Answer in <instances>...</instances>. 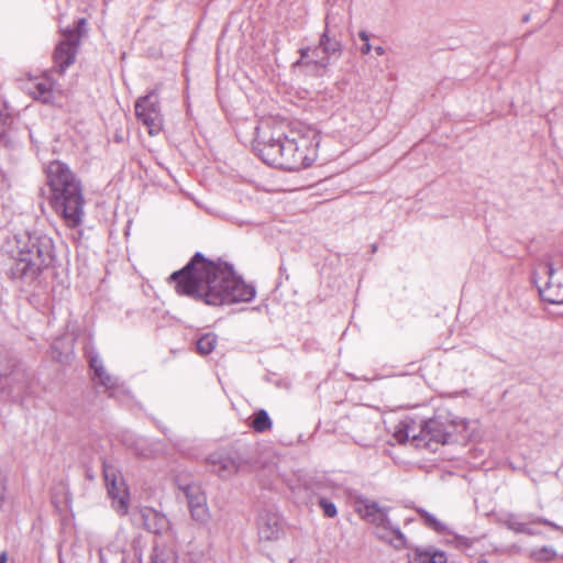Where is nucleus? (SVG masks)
I'll list each match as a JSON object with an SVG mask.
<instances>
[{"label":"nucleus","mask_w":563,"mask_h":563,"mask_svg":"<svg viewBox=\"0 0 563 563\" xmlns=\"http://www.w3.org/2000/svg\"><path fill=\"white\" fill-rule=\"evenodd\" d=\"M168 280L175 284L178 295L209 306L249 302L256 294L252 285L235 275L231 265L210 261L201 252H196L183 268L172 273Z\"/></svg>","instance_id":"nucleus-1"},{"label":"nucleus","mask_w":563,"mask_h":563,"mask_svg":"<svg viewBox=\"0 0 563 563\" xmlns=\"http://www.w3.org/2000/svg\"><path fill=\"white\" fill-rule=\"evenodd\" d=\"M46 175L49 206L68 228L79 227L84 220L86 203L80 179L60 161L51 162Z\"/></svg>","instance_id":"nucleus-2"},{"label":"nucleus","mask_w":563,"mask_h":563,"mask_svg":"<svg viewBox=\"0 0 563 563\" xmlns=\"http://www.w3.org/2000/svg\"><path fill=\"white\" fill-rule=\"evenodd\" d=\"M308 140L289 139L280 131H266V126L256 128L254 150L267 165L279 166L284 169H300L311 165L307 156Z\"/></svg>","instance_id":"nucleus-3"},{"label":"nucleus","mask_w":563,"mask_h":563,"mask_svg":"<svg viewBox=\"0 0 563 563\" xmlns=\"http://www.w3.org/2000/svg\"><path fill=\"white\" fill-rule=\"evenodd\" d=\"M16 249L14 263L10 268L12 278L32 282L55 262L54 243L47 235L25 233L16 240Z\"/></svg>","instance_id":"nucleus-4"},{"label":"nucleus","mask_w":563,"mask_h":563,"mask_svg":"<svg viewBox=\"0 0 563 563\" xmlns=\"http://www.w3.org/2000/svg\"><path fill=\"white\" fill-rule=\"evenodd\" d=\"M467 428L466 421L452 418L449 413L437 415L421 422L418 434H412V441L417 446H426L432 451L433 444H448L457 441V435Z\"/></svg>","instance_id":"nucleus-5"},{"label":"nucleus","mask_w":563,"mask_h":563,"mask_svg":"<svg viewBox=\"0 0 563 563\" xmlns=\"http://www.w3.org/2000/svg\"><path fill=\"white\" fill-rule=\"evenodd\" d=\"M533 282L544 301L553 305L563 303V261L556 265L552 263L540 265Z\"/></svg>","instance_id":"nucleus-6"},{"label":"nucleus","mask_w":563,"mask_h":563,"mask_svg":"<svg viewBox=\"0 0 563 563\" xmlns=\"http://www.w3.org/2000/svg\"><path fill=\"white\" fill-rule=\"evenodd\" d=\"M356 510L366 521L375 525L378 528L389 530L394 534V539H391L389 542L396 549L407 547V539L401 532L399 526L393 525L388 518V508L382 507L378 505V503L373 500L361 499L357 501Z\"/></svg>","instance_id":"nucleus-7"},{"label":"nucleus","mask_w":563,"mask_h":563,"mask_svg":"<svg viewBox=\"0 0 563 563\" xmlns=\"http://www.w3.org/2000/svg\"><path fill=\"white\" fill-rule=\"evenodd\" d=\"M175 484L183 492L187 500L191 520L201 528L207 527L210 522L211 514L201 486L188 479H183L179 476L176 477Z\"/></svg>","instance_id":"nucleus-8"},{"label":"nucleus","mask_w":563,"mask_h":563,"mask_svg":"<svg viewBox=\"0 0 563 563\" xmlns=\"http://www.w3.org/2000/svg\"><path fill=\"white\" fill-rule=\"evenodd\" d=\"M135 115L147 128L150 135H158L164 126V118L161 109L158 89H152L147 95L136 99L134 104Z\"/></svg>","instance_id":"nucleus-9"},{"label":"nucleus","mask_w":563,"mask_h":563,"mask_svg":"<svg viewBox=\"0 0 563 563\" xmlns=\"http://www.w3.org/2000/svg\"><path fill=\"white\" fill-rule=\"evenodd\" d=\"M76 27L63 30V40L57 44L53 58L55 67L59 74L75 62L77 51L80 43V29L86 25V19H78Z\"/></svg>","instance_id":"nucleus-10"},{"label":"nucleus","mask_w":563,"mask_h":563,"mask_svg":"<svg viewBox=\"0 0 563 563\" xmlns=\"http://www.w3.org/2000/svg\"><path fill=\"white\" fill-rule=\"evenodd\" d=\"M319 51L322 52V56L316 58L313 65L322 69H327L333 62L339 60L343 53V44L336 36L335 27L331 25L329 14L325 16V25L319 43L313 47V54L318 55Z\"/></svg>","instance_id":"nucleus-11"},{"label":"nucleus","mask_w":563,"mask_h":563,"mask_svg":"<svg viewBox=\"0 0 563 563\" xmlns=\"http://www.w3.org/2000/svg\"><path fill=\"white\" fill-rule=\"evenodd\" d=\"M103 477L114 510L124 516L129 511V489L115 466L103 462Z\"/></svg>","instance_id":"nucleus-12"},{"label":"nucleus","mask_w":563,"mask_h":563,"mask_svg":"<svg viewBox=\"0 0 563 563\" xmlns=\"http://www.w3.org/2000/svg\"><path fill=\"white\" fill-rule=\"evenodd\" d=\"M212 471L221 478L235 474L242 465V459L236 452L217 451L207 459Z\"/></svg>","instance_id":"nucleus-13"},{"label":"nucleus","mask_w":563,"mask_h":563,"mask_svg":"<svg viewBox=\"0 0 563 563\" xmlns=\"http://www.w3.org/2000/svg\"><path fill=\"white\" fill-rule=\"evenodd\" d=\"M89 365L93 371V379H98L99 385L104 387L109 397L114 396L115 389L119 388V380L106 371L102 360L98 354L89 355Z\"/></svg>","instance_id":"nucleus-14"},{"label":"nucleus","mask_w":563,"mask_h":563,"mask_svg":"<svg viewBox=\"0 0 563 563\" xmlns=\"http://www.w3.org/2000/svg\"><path fill=\"white\" fill-rule=\"evenodd\" d=\"M282 523L276 515H265L258 523V534L262 540H277L282 533Z\"/></svg>","instance_id":"nucleus-15"},{"label":"nucleus","mask_w":563,"mask_h":563,"mask_svg":"<svg viewBox=\"0 0 563 563\" xmlns=\"http://www.w3.org/2000/svg\"><path fill=\"white\" fill-rule=\"evenodd\" d=\"M499 522L516 533H526L529 536H533L537 533L530 526H528L527 522H523V520H521L520 517L516 514H505L499 518Z\"/></svg>","instance_id":"nucleus-16"},{"label":"nucleus","mask_w":563,"mask_h":563,"mask_svg":"<svg viewBox=\"0 0 563 563\" xmlns=\"http://www.w3.org/2000/svg\"><path fill=\"white\" fill-rule=\"evenodd\" d=\"M31 95L34 99L44 103H52L54 99L53 82L48 78H42L33 84Z\"/></svg>","instance_id":"nucleus-17"},{"label":"nucleus","mask_w":563,"mask_h":563,"mask_svg":"<svg viewBox=\"0 0 563 563\" xmlns=\"http://www.w3.org/2000/svg\"><path fill=\"white\" fill-rule=\"evenodd\" d=\"M151 559L153 563H176L177 555L173 548L166 544H155Z\"/></svg>","instance_id":"nucleus-18"},{"label":"nucleus","mask_w":563,"mask_h":563,"mask_svg":"<svg viewBox=\"0 0 563 563\" xmlns=\"http://www.w3.org/2000/svg\"><path fill=\"white\" fill-rule=\"evenodd\" d=\"M417 511L427 527H429L430 529L438 533L451 534V531L449 530L448 526L440 521L439 519H437L432 514L428 512L422 508L417 509Z\"/></svg>","instance_id":"nucleus-19"},{"label":"nucleus","mask_w":563,"mask_h":563,"mask_svg":"<svg viewBox=\"0 0 563 563\" xmlns=\"http://www.w3.org/2000/svg\"><path fill=\"white\" fill-rule=\"evenodd\" d=\"M251 427L254 431L263 433L272 428V420L265 409H260L254 412L251 421Z\"/></svg>","instance_id":"nucleus-20"},{"label":"nucleus","mask_w":563,"mask_h":563,"mask_svg":"<svg viewBox=\"0 0 563 563\" xmlns=\"http://www.w3.org/2000/svg\"><path fill=\"white\" fill-rule=\"evenodd\" d=\"M217 345V335L214 333H206L197 341V352L201 355L210 354Z\"/></svg>","instance_id":"nucleus-21"},{"label":"nucleus","mask_w":563,"mask_h":563,"mask_svg":"<svg viewBox=\"0 0 563 563\" xmlns=\"http://www.w3.org/2000/svg\"><path fill=\"white\" fill-rule=\"evenodd\" d=\"M530 558L536 562L550 563L558 558L556 551L552 547L544 545L542 548L532 550Z\"/></svg>","instance_id":"nucleus-22"},{"label":"nucleus","mask_w":563,"mask_h":563,"mask_svg":"<svg viewBox=\"0 0 563 563\" xmlns=\"http://www.w3.org/2000/svg\"><path fill=\"white\" fill-rule=\"evenodd\" d=\"M412 434H418L407 420L399 423L398 428L394 432V438L398 443H406L409 439L412 440Z\"/></svg>","instance_id":"nucleus-23"},{"label":"nucleus","mask_w":563,"mask_h":563,"mask_svg":"<svg viewBox=\"0 0 563 563\" xmlns=\"http://www.w3.org/2000/svg\"><path fill=\"white\" fill-rule=\"evenodd\" d=\"M300 58L296 62V65H313V60L318 58V55L313 54V48L302 47L299 49Z\"/></svg>","instance_id":"nucleus-24"},{"label":"nucleus","mask_w":563,"mask_h":563,"mask_svg":"<svg viewBox=\"0 0 563 563\" xmlns=\"http://www.w3.org/2000/svg\"><path fill=\"white\" fill-rule=\"evenodd\" d=\"M522 519H523V522L528 523V526H530V523H540V525L552 527L554 529L559 528L555 523L551 522L550 520L539 517V516H536L533 514L523 515Z\"/></svg>","instance_id":"nucleus-25"},{"label":"nucleus","mask_w":563,"mask_h":563,"mask_svg":"<svg viewBox=\"0 0 563 563\" xmlns=\"http://www.w3.org/2000/svg\"><path fill=\"white\" fill-rule=\"evenodd\" d=\"M319 506L323 510L324 516L328 518H334L338 514L335 505L323 497L319 499Z\"/></svg>","instance_id":"nucleus-26"},{"label":"nucleus","mask_w":563,"mask_h":563,"mask_svg":"<svg viewBox=\"0 0 563 563\" xmlns=\"http://www.w3.org/2000/svg\"><path fill=\"white\" fill-rule=\"evenodd\" d=\"M430 558H431V548H428V549L417 548L415 550V556L409 563H429Z\"/></svg>","instance_id":"nucleus-27"},{"label":"nucleus","mask_w":563,"mask_h":563,"mask_svg":"<svg viewBox=\"0 0 563 563\" xmlns=\"http://www.w3.org/2000/svg\"><path fill=\"white\" fill-rule=\"evenodd\" d=\"M448 558L445 552L431 548V558L429 563H446Z\"/></svg>","instance_id":"nucleus-28"},{"label":"nucleus","mask_w":563,"mask_h":563,"mask_svg":"<svg viewBox=\"0 0 563 563\" xmlns=\"http://www.w3.org/2000/svg\"><path fill=\"white\" fill-rule=\"evenodd\" d=\"M159 528L155 530L156 533H159L166 526H167V519L165 516L157 517Z\"/></svg>","instance_id":"nucleus-29"},{"label":"nucleus","mask_w":563,"mask_h":563,"mask_svg":"<svg viewBox=\"0 0 563 563\" xmlns=\"http://www.w3.org/2000/svg\"><path fill=\"white\" fill-rule=\"evenodd\" d=\"M372 49V45L369 44V42L367 43H364L361 48H360V52L363 54V55H366L371 52Z\"/></svg>","instance_id":"nucleus-30"},{"label":"nucleus","mask_w":563,"mask_h":563,"mask_svg":"<svg viewBox=\"0 0 563 563\" xmlns=\"http://www.w3.org/2000/svg\"><path fill=\"white\" fill-rule=\"evenodd\" d=\"M454 538L457 540L459 544L461 545H468V539L465 537L454 536Z\"/></svg>","instance_id":"nucleus-31"},{"label":"nucleus","mask_w":563,"mask_h":563,"mask_svg":"<svg viewBox=\"0 0 563 563\" xmlns=\"http://www.w3.org/2000/svg\"><path fill=\"white\" fill-rule=\"evenodd\" d=\"M358 37H360L364 43L369 42V35H368V33H367V32H365V31H361V32L358 33Z\"/></svg>","instance_id":"nucleus-32"},{"label":"nucleus","mask_w":563,"mask_h":563,"mask_svg":"<svg viewBox=\"0 0 563 563\" xmlns=\"http://www.w3.org/2000/svg\"><path fill=\"white\" fill-rule=\"evenodd\" d=\"M5 486L3 481L0 478V500H4Z\"/></svg>","instance_id":"nucleus-33"},{"label":"nucleus","mask_w":563,"mask_h":563,"mask_svg":"<svg viewBox=\"0 0 563 563\" xmlns=\"http://www.w3.org/2000/svg\"><path fill=\"white\" fill-rule=\"evenodd\" d=\"M374 49H375V53L379 56L385 54V48L383 46H376Z\"/></svg>","instance_id":"nucleus-34"},{"label":"nucleus","mask_w":563,"mask_h":563,"mask_svg":"<svg viewBox=\"0 0 563 563\" xmlns=\"http://www.w3.org/2000/svg\"><path fill=\"white\" fill-rule=\"evenodd\" d=\"M530 19H531L530 13H527V14H525V15L522 16V19H521V20H522V22H523V23H528V22L530 21Z\"/></svg>","instance_id":"nucleus-35"},{"label":"nucleus","mask_w":563,"mask_h":563,"mask_svg":"<svg viewBox=\"0 0 563 563\" xmlns=\"http://www.w3.org/2000/svg\"><path fill=\"white\" fill-rule=\"evenodd\" d=\"M5 562H7V554L5 553L0 554V563H5Z\"/></svg>","instance_id":"nucleus-36"},{"label":"nucleus","mask_w":563,"mask_h":563,"mask_svg":"<svg viewBox=\"0 0 563 563\" xmlns=\"http://www.w3.org/2000/svg\"><path fill=\"white\" fill-rule=\"evenodd\" d=\"M4 120H5V115H4L2 112H0V123H1L2 121H4Z\"/></svg>","instance_id":"nucleus-37"},{"label":"nucleus","mask_w":563,"mask_h":563,"mask_svg":"<svg viewBox=\"0 0 563 563\" xmlns=\"http://www.w3.org/2000/svg\"><path fill=\"white\" fill-rule=\"evenodd\" d=\"M376 250H377V245H375V244H374V245H372V253H375V252H376Z\"/></svg>","instance_id":"nucleus-38"},{"label":"nucleus","mask_w":563,"mask_h":563,"mask_svg":"<svg viewBox=\"0 0 563 563\" xmlns=\"http://www.w3.org/2000/svg\"><path fill=\"white\" fill-rule=\"evenodd\" d=\"M477 563H488V562H487V561H485V560H481V561H478Z\"/></svg>","instance_id":"nucleus-39"}]
</instances>
